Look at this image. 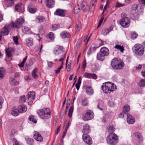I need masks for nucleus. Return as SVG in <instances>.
<instances>
[{
	"label": "nucleus",
	"mask_w": 145,
	"mask_h": 145,
	"mask_svg": "<svg viewBox=\"0 0 145 145\" xmlns=\"http://www.w3.org/2000/svg\"><path fill=\"white\" fill-rule=\"evenodd\" d=\"M37 112L39 117L44 120H48L51 117V113L49 108H44L39 110Z\"/></svg>",
	"instance_id": "1"
},
{
	"label": "nucleus",
	"mask_w": 145,
	"mask_h": 145,
	"mask_svg": "<svg viewBox=\"0 0 145 145\" xmlns=\"http://www.w3.org/2000/svg\"><path fill=\"white\" fill-rule=\"evenodd\" d=\"M112 67L116 70L122 69L123 68L124 64L121 59L117 58L113 59L111 62Z\"/></svg>",
	"instance_id": "2"
},
{
	"label": "nucleus",
	"mask_w": 145,
	"mask_h": 145,
	"mask_svg": "<svg viewBox=\"0 0 145 145\" xmlns=\"http://www.w3.org/2000/svg\"><path fill=\"white\" fill-rule=\"evenodd\" d=\"M116 87L113 83L110 82H106L103 83L101 86L102 89L104 93H107L112 92L116 89Z\"/></svg>",
	"instance_id": "3"
},
{
	"label": "nucleus",
	"mask_w": 145,
	"mask_h": 145,
	"mask_svg": "<svg viewBox=\"0 0 145 145\" xmlns=\"http://www.w3.org/2000/svg\"><path fill=\"white\" fill-rule=\"evenodd\" d=\"M107 143L111 145H115L118 142V137L117 135L114 133L109 134L106 138Z\"/></svg>",
	"instance_id": "4"
},
{
	"label": "nucleus",
	"mask_w": 145,
	"mask_h": 145,
	"mask_svg": "<svg viewBox=\"0 0 145 145\" xmlns=\"http://www.w3.org/2000/svg\"><path fill=\"white\" fill-rule=\"evenodd\" d=\"M132 48L133 52L139 56H142L144 52L143 46L139 44H135Z\"/></svg>",
	"instance_id": "5"
},
{
	"label": "nucleus",
	"mask_w": 145,
	"mask_h": 145,
	"mask_svg": "<svg viewBox=\"0 0 145 145\" xmlns=\"http://www.w3.org/2000/svg\"><path fill=\"white\" fill-rule=\"evenodd\" d=\"M82 119L85 121H87L93 119L94 114L93 111L90 110H88L82 114Z\"/></svg>",
	"instance_id": "6"
},
{
	"label": "nucleus",
	"mask_w": 145,
	"mask_h": 145,
	"mask_svg": "<svg viewBox=\"0 0 145 145\" xmlns=\"http://www.w3.org/2000/svg\"><path fill=\"white\" fill-rule=\"evenodd\" d=\"M120 23L123 27H128L130 25V19L127 17H123L120 20Z\"/></svg>",
	"instance_id": "7"
},
{
	"label": "nucleus",
	"mask_w": 145,
	"mask_h": 145,
	"mask_svg": "<svg viewBox=\"0 0 145 145\" xmlns=\"http://www.w3.org/2000/svg\"><path fill=\"white\" fill-rule=\"evenodd\" d=\"M24 20L22 18H20L17 19L14 23H13L12 24V27L15 28L20 29L22 25L24 22Z\"/></svg>",
	"instance_id": "8"
},
{
	"label": "nucleus",
	"mask_w": 145,
	"mask_h": 145,
	"mask_svg": "<svg viewBox=\"0 0 145 145\" xmlns=\"http://www.w3.org/2000/svg\"><path fill=\"white\" fill-rule=\"evenodd\" d=\"M84 141L86 144L91 145L92 144V140L91 138L88 134L84 133L82 136Z\"/></svg>",
	"instance_id": "9"
},
{
	"label": "nucleus",
	"mask_w": 145,
	"mask_h": 145,
	"mask_svg": "<svg viewBox=\"0 0 145 145\" xmlns=\"http://www.w3.org/2000/svg\"><path fill=\"white\" fill-rule=\"evenodd\" d=\"M15 10L19 12H23L24 11V6L22 4L17 3L15 5Z\"/></svg>",
	"instance_id": "10"
},
{
	"label": "nucleus",
	"mask_w": 145,
	"mask_h": 145,
	"mask_svg": "<svg viewBox=\"0 0 145 145\" xmlns=\"http://www.w3.org/2000/svg\"><path fill=\"white\" fill-rule=\"evenodd\" d=\"M81 8L82 11L84 12H86L89 8L86 0H83L81 4Z\"/></svg>",
	"instance_id": "11"
},
{
	"label": "nucleus",
	"mask_w": 145,
	"mask_h": 145,
	"mask_svg": "<svg viewBox=\"0 0 145 145\" xmlns=\"http://www.w3.org/2000/svg\"><path fill=\"white\" fill-rule=\"evenodd\" d=\"M64 50V48L62 46L57 45L54 51V54L56 55H58Z\"/></svg>",
	"instance_id": "12"
},
{
	"label": "nucleus",
	"mask_w": 145,
	"mask_h": 145,
	"mask_svg": "<svg viewBox=\"0 0 145 145\" xmlns=\"http://www.w3.org/2000/svg\"><path fill=\"white\" fill-rule=\"evenodd\" d=\"M127 117L126 120L127 123L129 124H132L134 123L135 122V120L134 117L129 114L127 115Z\"/></svg>",
	"instance_id": "13"
},
{
	"label": "nucleus",
	"mask_w": 145,
	"mask_h": 145,
	"mask_svg": "<svg viewBox=\"0 0 145 145\" xmlns=\"http://www.w3.org/2000/svg\"><path fill=\"white\" fill-rule=\"evenodd\" d=\"M90 131V127L87 123L85 124L83 126L82 132L84 133L88 134Z\"/></svg>",
	"instance_id": "14"
},
{
	"label": "nucleus",
	"mask_w": 145,
	"mask_h": 145,
	"mask_svg": "<svg viewBox=\"0 0 145 145\" xmlns=\"http://www.w3.org/2000/svg\"><path fill=\"white\" fill-rule=\"evenodd\" d=\"M65 10L57 9L54 12V14L56 15L63 17L65 16Z\"/></svg>",
	"instance_id": "15"
},
{
	"label": "nucleus",
	"mask_w": 145,
	"mask_h": 145,
	"mask_svg": "<svg viewBox=\"0 0 145 145\" xmlns=\"http://www.w3.org/2000/svg\"><path fill=\"white\" fill-rule=\"evenodd\" d=\"M34 133L35 134L33 135L34 138L37 141H42L43 140V138L40 134L37 131H35Z\"/></svg>",
	"instance_id": "16"
},
{
	"label": "nucleus",
	"mask_w": 145,
	"mask_h": 145,
	"mask_svg": "<svg viewBox=\"0 0 145 145\" xmlns=\"http://www.w3.org/2000/svg\"><path fill=\"white\" fill-rule=\"evenodd\" d=\"M18 109L19 113H22L26 112L27 107L26 106L24 105H20L18 106Z\"/></svg>",
	"instance_id": "17"
},
{
	"label": "nucleus",
	"mask_w": 145,
	"mask_h": 145,
	"mask_svg": "<svg viewBox=\"0 0 145 145\" xmlns=\"http://www.w3.org/2000/svg\"><path fill=\"white\" fill-rule=\"evenodd\" d=\"M45 3L48 7L51 8L54 6L55 2L54 0H45Z\"/></svg>",
	"instance_id": "18"
},
{
	"label": "nucleus",
	"mask_w": 145,
	"mask_h": 145,
	"mask_svg": "<svg viewBox=\"0 0 145 145\" xmlns=\"http://www.w3.org/2000/svg\"><path fill=\"white\" fill-rule=\"evenodd\" d=\"M85 77L86 78H93L94 79H96L97 78V75L95 74H91L88 73H85L84 74Z\"/></svg>",
	"instance_id": "19"
},
{
	"label": "nucleus",
	"mask_w": 145,
	"mask_h": 145,
	"mask_svg": "<svg viewBox=\"0 0 145 145\" xmlns=\"http://www.w3.org/2000/svg\"><path fill=\"white\" fill-rule=\"evenodd\" d=\"M100 52L105 56H107L109 53L108 49L105 47H102L100 49Z\"/></svg>",
	"instance_id": "20"
},
{
	"label": "nucleus",
	"mask_w": 145,
	"mask_h": 145,
	"mask_svg": "<svg viewBox=\"0 0 145 145\" xmlns=\"http://www.w3.org/2000/svg\"><path fill=\"white\" fill-rule=\"evenodd\" d=\"M86 93L89 95H92L94 91L91 86L87 87L85 86Z\"/></svg>",
	"instance_id": "21"
},
{
	"label": "nucleus",
	"mask_w": 145,
	"mask_h": 145,
	"mask_svg": "<svg viewBox=\"0 0 145 145\" xmlns=\"http://www.w3.org/2000/svg\"><path fill=\"white\" fill-rule=\"evenodd\" d=\"M27 97L28 99L30 98V100H34L35 98V92L33 91L29 92L27 95Z\"/></svg>",
	"instance_id": "22"
},
{
	"label": "nucleus",
	"mask_w": 145,
	"mask_h": 145,
	"mask_svg": "<svg viewBox=\"0 0 145 145\" xmlns=\"http://www.w3.org/2000/svg\"><path fill=\"white\" fill-rule=\"evenodd\" d=\"M70 34L66 31L61 32L60 33L61 37L63 39L68 38L70 36Z\"/></svg>",
	"instance_id": "23"
},
{
	"label": "nucleus",
	"mask_w": 145,
	"mask_h": 145,
	"mask_svg": "<svg viewBox=\"0 0 145 145\" xmlns=\"http://www.w3.org/2000/svg\"><path fill=\"white\" fill-rule=\"evenodd\" d=\"M26 45L29 46H31L33 45V39L32 38H29L25 40Z\"/></svg>",
	"instance_id": "24"
},
{
	"label": "nucleus",
	"mask_w": 145,
	"mask_h": 145,
	"mask_svg": "<svg viewBox=\"0 0 145 145\" xmlns=\"http://www.w3.org/2000/svg\"><path fill=\"white\" fill-rule=\"evenodd\" d=\"M19 113L18 109L15 107L13 108L11 112L12 114L14 116H17L19 114Z\"/></svg>",
	"instance_id": "25"
},
{
	"label": "nucleus",
	"mask_w": 145,
	"mask_h": 145,
	"mask_svg": "<svg viewBox=\"0 0 145 145\" xmlns=\"http://www.w3.org/2000/svg\"><path fill=\"white\" fill-rule=\"evenodd\" d=\"M0 33L3 36H6L8 34L9 31L7 28L4 27L2 29Z\"/></svg>",
	"instance_id": "26"
},
{
	"label": "nucleus",
	"mask_w": 145,
	"mask_h": 145,
	"mask_svg": "<svg viewBox=\"0 0 145 145\" xmlns=\"http://www.w3.org/2000/svg\"><path fill=\"white\" fill-rule=\"evenodd\" d=\"M130 17L133 20H136L138 18L139 14L137 12H132L130 14Z\"/></svg>",
	"instance_id": "27"
},
{
	"label": "nucleus",
	"mask_w": 145,
	"mask_h": 145,
	"mask_svg": "<svg viewBox=\"0 0 145 145\" xmlns=\"http://www.w3.org/2000/svg\"><path fill=\"white\" fill-rule=\"evenodd\" d=\"M4 3L8 7H11L14 4V0H4Z\"/></svg>",
	"instance_id": "28"
},
{
	"label": "nucleus",
	"mask_w": 145,
	"mask_h": 145,
	"mask_svg": "<svg viewBox=\"0 0 145 145\" xmlns=\"http://www.w3.org/2000/svg\"><path fill=\"white\" fill-rule=\"evenodd\" d=\"M133 134L134 136L138 138V139L139 141H142L143 138L140 133L138 132H135Z\"/></svg>",
	"instance_id": "29"
},
{
	"label": "nucleus",
	"mask_w": 145,
	"mask_h": 145,
	"mask_svg": "<svg viewBox=\"0 0 145 145\" xmlns=\"http://www.w3.org/2000/svg\"><path fill=\"white\" fill-rule=\"evenodd\" d=\"M105 56L100 52L97 54V58L98 60L103 61L104 59Z\"/></svg>",
	"instance_id": "30"
},
{
	"label": "nucleus",
	"mask_w": 145,
	"mask_h": 145,
	"mask_svg": "<svg viewBox=\"0 0 145 145\" xmlns=\"http://www.w3.org/2000/svg\"><path fill=\"white\" fill-rule=\"evenodd\" d=\"M5 51L7 56L8 57H10L12 56V53L13 51V49L12 48H8L7 50H6Z\"/></svg>",
	"instance_id": "31"
},
{
	"label": "nucleus",
	"mask_w": 145,
	"mask_h": 145,
	"mask_svg": "<svg viewBox=\"0 0 145 145\" xmlns=\"http://www.w3.org/2000/svg\"><path fill=\"white\" fill-rule=\"evenodd\" d=\"M5 70L3 67H0V79H2L4 77L5 73Z\"/></svg>",
	"instance_id": "32"
},
{
	"label": "nucleus",
	"mask_w": 145,
	"mask_h": 145,
	"mask_svg": "<svg viewBox=\"0 0 145 145\" xmlns=\"http://www.w3.org/2000/svg\"><path fill=\"white\" fill-rule=\"evenodd\" d=\"M27 10L30 13H34L37 11V9L35 8H34L29 5L27 8Z\"/></svg>",
	"instance_id": "33"
},
{
	"label": "nucleus",
	"mask_w": 145,
	"mask_h": 145,
	"mask_svg": "<svg viewBox=\"0 0 145 145\" xmlns=\"http://www.w3.org/2000/svg\"><path fill=\"white\" fill-rule=\"evenodd\" d=\"M130 110V107L128 105H125L123 107V111L125 114H126Z\"/></svg>",
	"instance_id": "34"
},
{
	"label": "nucleus",
	"mask_w": 145,
	"mask_h": 145,
	"mask_svg": "<svg viewBox=\"0 0 145 145\" xmlns=\"http://www.w3.org/2000/svg\"><path fill=\"white\" fill-rule=\"evenodd\" d=\"M22 30L23 32L25 34H29L31 32V30L28 27L25 26L23 27Z\"/></svg>",
	"instance_id": "35"
},
{
	"label": "nucleus",
	"mask_w": 145,
	"mask_h": 145,
	"mask_svg": "<svg viewBox=\"0 0 145 145\" xmlns=\"http://www.w3.org/2000/svg\"><path fill=\"white\" fill-rule=\"evenodd\" d=\"M112 28H110V29H103L102 31V34L103 35H105L108 34L110 31L112 30Z\"/></svg>",
	"instance_id": "36"
},
{
	"label": "nucleus",
	"mask_w": 145,
	"mask_h": 145,
	"mask_svg": "<svg viewBox=\"0 0 145 145\" xmlns=\"http://www.w3.org/2000/svg\"><path fill=\"white\" fill-rule=\"evenodd\" d=\"M81 76H80L79 78L77 83L76 84L75 86L77 90H78L79 89L80 86V85L81 82Z\"/></svg>",
	"instance_id": "37"
},
{
	"label": "nucleus",
	"mask_w": 145,
	"mask_h": 145,
	"mask_svg": "<svg viewBox=\"0 0 145 145\" xmlns=\"http://www.w3.org/2000/svg\"><path fill=\"white\" fill-rule=\"evenodd\" d=\"M114 47L118 50H119L121 52H123L124 50L123 46H121L119 44H116Z\"/></svg>",
	"instance_id": "38"
},
{
	"label": "nucleus",
	"mask_w": 145,
	"mask_h": 145,
	"mask_svg": "<svg viewBox=\"0 0 145 145\" xmlns=\"http://www.w3.org/2000/svg\"><path fill=\"white\" fill-rule=\"evenodd\" d=\"M138 85L140 87H144L145 86V79H141L138 83Z\"/></svg>",
	"instance_id": "39"
},
{
	"label": "nucleus",
	"mask_w": 145,
	"mask_h": 145,
	"mask_svg": "<svg viewBox=\"0 0 145 145\" xmlns=\"http://www.w3.org/2000/svg\"><path fill=\"white\" fill-rule=\"evenodd\" d=\"M37 70V68H35L32 72L31 74L33 77L35 78H37L39 77L38 76L36 73Z\"/></svg>",
	"instance_id": "40"
},
{
	"label": "nucleus",
	"mask_w": 145,
	"mask_h": 145,
	"mask_svg": "<svg viewBox=\"0 0 145 145\" xmlns=\"http://www.w3.org/2000/svg\"><path fill=\"white\" fill-rule=\"evenodd\" d=\"M73 110L74 106L72 105L70 107L68 112V116L69 118H71L72 117Z\"/></svg>",
	"instance_id": "41"
},
{
	"label": "nucleus",
	"mask_w": 145,
	"mask_h": 145,
	"mask_svg": "<svg viewBox=\"0 0 145 145\" xmlns=\"http://www.w3.org/2000/svg\"><path fill=\"white\" fill-rule=\"evenodd\" d=\"M82 105L86 106L88 105V99L87 98H85L81 101Z\"/></svg>",
	"instance_id": "42"
},
{
	"label": "nucleus",
	"mask_w": 145,
	"mask_h": 145,
	"mask_svg": "<svg viewBox=\"0 0 145 145\" xmlns=\"http://www.w3.org/2000/svg\"><path fill=\"white\" fill-rule=\"evenodd\" d=\"M45 20L43 16H38L36 18V20L38 21L39 22H42Z\"/></svg>",
	"instance_id": "43"
},
{
	"label": "nucleus",
	"mask_w": 145,
	"mask_h": 145,
	"mask_svg": "<svg viewBox=\"0 0 145 145\" xmlns=\"http://www.w3.org/2000/svg\"><path fill=\"white\" fill-rule=\"evenodd\" d=\"M25 140L29 144L32 145L34 143L33 140V139L30 138H26Z\"/></svg>",
	"instance_id": "44"
},
{
	"label": "nucleus",
	"mask_w": 145,
	"mask_h": 145,
	"mask_svg": "<svg viewBox=\"0 0 145 145\" xmlns=\"http://www.w3.org/2000/svg\"><path fill=\"white\" fill-rule=\"evenodd\" d=\"M138 8V6L137 5L134 4L132 5L131 8L132 12H134V11H136Z\"/></svg>",
	"instance_id": "45"
},
{
	"label": "nucleus",
	"mask_w": 145,
	"mask_h": 145,
	"mask_svg": "<svg viewBox=\"0 0 145 145\" xmlns=\"http://www.w3.org/2000/svg\"><path fill=\"white\" fill-rule=\"evenodd\" d=\"M97 47L98 46L96 45L95 44H93L91 45L89 48V49L90 50H93L94 52Z\"/></svg>",
	"instance_id": "46"
},
{
	"label": "nucleus",
	"mask_w": 145,
	"mask_h": 145,
	"mask_svg": "<svg viewBox=\"0 0 145 145\" xmlns=\"http://www.w3.org/2000/svg\"><path fill=\"white\" fill-rule=\"evenodd\" d=\"M60 25L59 24H55L52 25V31H54L57 29L59 27Z\"/></svg>",
	"instance_id": "47"
},
{
	"label": "nucleus",
	"mask_w": 145,
	"mask_h": 145,
	"mask_svg": "<svg viewBox=\"0 0 145 145\" xmlns=\"http://www.w3.org/2000/svg\"><path fill=\"white\" fill-rule=\"evenodd\" d=\"M29 120L33 122L34 123H36L37 122V120L34 119V116L33 115L30 116H29Z\"/></svg>",
	"instance_id": "48"
},
{
	"label": "nucleus",
	"mask_w": 145,
	"mask_h": 145,
	"mask_svg": "<svg viewBox=\"0 0 145 145\" xmlns=\"http://www.w3.org/2000/svg\"><path fill=\"white\" fill-rule=\"evenodd\" d=\"M80 8L78 7V5L75 7L74 10V12L75 14H77L80 12Z\"/></svg>",
	"instance_id": "49"
},
{
	"label": "nucleus",
	"mask_w": 145,
	"mask_h": 145,
	"mask_svg": "<svg viewBox=\"0 0 145 145\" xmlns=\"http://www.w3.org/2000/svg\"><path fill=\"white\" fill-rule=\"evenodd\" d=\"M94 67L92 69V72H96L99 69V67L98 65H95Z\"/></svg>",
	"instance_id": "50"
},
{
	"label": "nucleus",
	"mask_w": 145,
	"mask_h": 145,
	"mask_svg": "<svg viewBox=\"0 0 145 145\" xmlns=\"http://www.w3.org/2000/svg\"><path fill=\"white\" fill-rule=\"evenodd\" d=\"M138 8H139V10H140V12L142 13H143L144 12V7L141 4H139L138 5Z\"/></svg>",
	"instance_id": "51"
},
{
	"label": "nucleus",
	"mask_w": 145,
	"mask_h": 145,
	"mask_svg": "<svg viewBox=\"0 0 145 145\" xmlns=\"http://www.w3.org/2000/svg\"><path fill=\"white\" fill-rule=\"evenodd\" d=\"M26 99L25 95H23L20 97V103H23L25 102Z\"/></svg>",
	"instance_id": "52"
},
{
	"label": "nucleus",
	"mask_w": 145,
	"mask_h": 145,
	"mask_svg": "<svg viewBox=\"0 0 145 145\" xmlns=\"http://www.w3.org/2000/svg\"><path fill=\"white\" fill-rule=\"evenodd\" d=\"M54 34L52 32H50L48 34V36L49 38L51 40L54 39Z\"/></svg>",
	"instance_id": "53"
},
{
	"label": "nucleus",
	"mask_w": 145,
	"mask_h": 145,
	"mask_svg": "<svg viewBox=\"0 0 145 145\" xmlns=\"http://www.w3.org/2000/svg\"><path fill=\"white\" fill-rule=\"evenodd\" d=\"M71 63H69V64L67 65H66V68L67 70V72H69L71 69Z\"/></svg>",
	"instance_id": "54"
},
{
	"label": "nucleus",
	"mask_w": 145,
	"mask_h": 145,
	"mask_svg": "<svg viewBox=\"0 0 145 145\" xmlns=\"http://www.w3.org/2000/svg\"><path fill=\"white\" fill-rule=\"evenodd\" d=\"M13 145H19L18 142L16 139L14 138L12 139Z\"/></svg>",
	"instance_id": "55"
},
{
	"label": "nucleus",
	"mask_w": 145,
	"mask_h": 145,
	"mask_svg": "<svg viewBox=\"0 0 145 145\" xmlns=\"http://www.w3.org/2000/svg\"><path fill=\"white\" fill-rule=\"evenodd\" d=\"M81 27V24L80 22H78L77 23V31H79Z\"/></svg>",
	"instance_id": "56"
},
{
	"label": "nucleus",
	"mask_w": 145,
	"mask_h": 145,
	"mask_svg": "<svg viewBox=\"0 0 145 145\" xmlns=\"http://www.w3.org/2000/svg\"><path fill=\"white\" fill-rule=\"evenodd\" d=\"M13 40H14V43L17 44H18V37H17L14 36L13 37Z\"/></svg>",
	"instance_id": "57"
},
{
	"label": "nucleus",
	"mask_w": 145,
	"mask_h": 145,
	"mask_svg": "<svg viewBox=\"0 0 145 145\" xmlns=\"http://www.w3.org/2000/svg\"><path fill=\"white\" fill-rule=\"evenodd\" d=\"M138 35L135 32H133L131 38L133 39H134L137 38Z\"/></svg>",
	"instance_id": "58"
},
{
	"label": "nucleus",
	"mask_w": 145,
	"mask_h": 145,
	"mask_svg": "<svg viewBox=\"0 0 145 145\" xmlns=\"http://www.w3.org/2000/svg\"><path fill=\"white\" fill-rule=\"evenodd\" d=\"M115 129L112 126H110L108 128V131L110 132H113L115 130Z\"/></svg>",
	"instance_id": "59"
},
{
	"label": "nucleus",
	"mask_w": 145,
	"mask_h": 145,
	"mask_svg": "<svg viewBox=\"0 0 145 145\" xmlns=\"http://www.w3.org/2000/svg\"><path fill=\"white\" fill-rule=\"evenodd\" d=\"M94 3H92L91 4V6H90L89 7V11L90 12H93L94 10Z\"/></svg>",
	"instance_id": "60"
},
{
	"label": "nucleus",
	"mask_w": 145,
	"mask_h": 145,
	"mask_svg": "<svg viewBox=\"0 0 145 145\" xmlns=\"http://www.w3.org/2000/svg\"><path fill=\"white\" fill-rule=\"evenodd\" d=\"M63 67V66L62 65H61L58 68V69L55 70V72L56 74H58L59 73L60 71V70L62 69Z\"/></svg>",
	"instance_id": "61"
},
{
	"label": "nucleus",
	"mask_w": 145,
	"mask_h": 145,
	"mask_svg": "<svg viewBox=\"0 0 145 145\" xmlns=\"http://www.w3.org/2000/svg\"><path fill=\"white\" fill-rule=\"evenodd\" d=\"M125 5V4H121V3H120L118 2L116 3V4L115 6V7L117 8L120 7L121 6H124Z\"/></svg>",
	"instance_id": "62"
},
{
	"label": "nucleus",
	"mask_w": 145,
	"mask_h": 145,
	"mask_svg": "<svg viewBox=\"0 0 145 145\" xmlns=\"http://www.w3.org/2000/svg\"><path fill=\"white\" fill-rule=\"evenodd\" d=\"M66 54L64 53L63 55L61 56L62 57L61 58L59 59V61L60 62H62L63 60L64 59L65 57Z\"/></svg>",
	"instance_id": "63"
},
{
	"label": "nucleus",
	"mask_w": 145,
	"mask_h": 145,
	"mask_svg": "<svg viewBox=\"0 0 145 145\" xmlns=\"http://www.w3.org/2000/svg\"><path fill=\"white\" fill-rule=\"evenodd\" d=\"M86 60L84 59L82 63V67L84 70L86 67Z\"/></svg>",
	"instance_id": "64"
}]
</instances>
